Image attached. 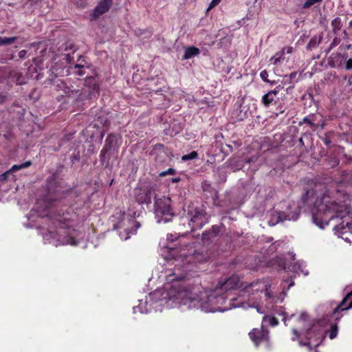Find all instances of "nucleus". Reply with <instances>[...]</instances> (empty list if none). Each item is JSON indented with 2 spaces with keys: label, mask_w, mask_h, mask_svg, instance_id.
Masks as SVG:
<instances>
[{
  "label": "nucleus",
  "mask_w": 352,
  "mask_h": 352,
  "mask_svg": "<svg viewBox=\"0 0 352 352\" xmlns=\"http://www.w3.org/2000/svg\"><path fill=\"white\" fill-rule=\"evenodd\" d=\"M284 50H285H285L287 51V54H290V53H292V50H293V49H292V47H287V48H285Z\"/></svg>",
  "instance_id": "nucleus-31"
},
{
  "label": "nucleus",
  "mask_w": 352,
  "mask_h": 352,
  "mask_svg": "<svg viewBox=\"0 0 352 352\" xmlns=\"http://www.w3.org/2000/svg\"><path fill=\"white\" fill-rule=\"evenodd\" d=\"M136 212H130L126 214H120V221L115 228L118 230L119 236L121 239L126 240L130 237V234H134L136 230L140 227V224L135 220Z\"/></svg>",
  "instance_id": "nucleus-7"
},
{
  "label": "nucleus",
  "mask_w": 352,
  "mask_h": 352,
  "mask_svg": "<svg viewBox=\"0 0 352 352\" xmlns=\"http://www.w3.org/2000/svg\"><path fill=\"white\" fill-rule=\"evenodd\" d=\"M271 280L268 278H263L246 284L243 287L244 292L248 296H253L258 292H264V296L270 304L281 302L285 296V292L283 291L279 296L275 295L271 290ZM254 300V298L250 296L249 301Z\"/></svg>",
  "instance_id": "nucleus-5"
},
{
  "label": "nucleus",
  "mask_w": 352,
  "mask_h": 352,
  "mask_svg": "<svg viewBox=\"0 0 352 352\" xmlns=\"http://www.w3.org/2000/svg\"><path fill=\"white\" fill-rule=\"evenodd\" d=\"M304 264L305 263L303 261H298L289 265L288 269L298 275L302 274L304 276H307L309 272L308 270L305 269Z\"/></svg>",
  "instance_id": "nucleus-14"
},
{
  "label": "nucleus",
  "mask_w": 352,
  "mask_h": 352,
  "mask_svg": "<svg viewBox=\"0 0 352 352\" xmlns=\"http://www.w3.org/2000/svg\"><path fill=\"white\" fill-rule=\"evenodd\" d=\"M153 194L157 195L154 190L148 188H137L134 190L135 200L140 204L151 203Z\"/></svg>",
  "instance_id": "nucleus-10"
},
{
  "label": "nucleus",
  "mask_w": 352,
  "mask_h": 352,
  "mask_svg": "<svg viewBox=\"0 0 352 352\" xmlns=\"http://www.w3.org/2000/svg\"><path fill=\"white\" fill-rule=\"evenodd\" d=\"M154 213L157 222L168 223L172 221L175 213L171 206V199L164 195H155Z\"/></svg>",
  "instance_id": "nucleus-6"
},
{
  "label": "nucleus",
  "mask_w": 352,
  "mask_h": 352,
  "mask_svg": "<svg viewBox=\"0 0 352 352\" xmlns=\"http://www.w3.org/2000/svg\"><path fill=\"white\" fill-rule=\"evenodd\" d=\"M199 50L194 46L187 47L184 51V59H190L199 54Z\"/></svg>",
  "instance_id": "nucleus-16"
},
{
  "label": "nucleus",
  "mask_w": 352,
  "mask_h": 352,
  "mask_svg": "<svg viewBox=\"0 0 352 352\" xmlns=\"http://www.w3.org/2000/svg\"><path fill=\"white\" fill-rule=\"evenodd\" d=\"M346 69L347 70H349V69H352V59L350 58L347 61H346Z\"/></svg>",
  "instance_id": "nucleus-30"
},
{
  "label": "nucleus",
  "mask_w": 352,
  "mask_h": 352,
  "mask_svg": "<svg viewBox=\"0 0 352 352\" xmlns=\"http://www.w3.org/2000/svg\"><path fill=\"white\" fill-rule=\"evenodd\" d=\"M277 314L279 316H283V321L284 322L285 325H287V318L285 316L286 314H285V309H283L282 307L280 308V309L277 311Z\"/></svg>",
  "instance_id": "nucleus-25"
},
{
  "label": "nucleus",
  "mask_w": 352,
  "mask_h": 352,
  "mask_svg": "<svg viewBox=\"0 0 352 352\" xmlns=\"http://www.w3.org/2000/svg\"><path fill=\"white\" fill-rule=\"evenodd\" d=\"M265 307H266L267 309H270V307L269 306H267V305H266Z\"/></svg>",
  "instance_id": "nucleus-38"
},
{
  "label": "nucleus",
  "mask_w": 352,
  "mask_h": 352,
  "mask_svg": "<svg viewBox=\"0 0 352 352\" xmlns=\"http://www.w3.org/2000/svg\"><path fill=\"white\" fill-rule=\"evenodd\" d=\"M113 0H100L98 4L94 10L92 16L94 19L98 18L102 14L108 12L112 5Z\"/></svg>",
  "instance_id": "nucleus-12"
},
{
  "label": "nucleus",
  "mask_w": 352,
  "mask_h": 352,
  "mask_svg": "<svg viewBox=\"0 0 352 352\" xmlns=\"http://www.w3.org/2000/svg\"><path fill=\"white\" fill-rule=\"evenodd\" d=\"M67 214L57 220L56 230H50L43 236L45 243L55 246L60 245H76L79 243L82 234L74 228H71L72 221Z\"/></svg>",
  "instance_id": "nucleus-3"
},
{
  "label": "nucleus",
  "mask_w": 352,
  "mask_h": 352,
  "mask_svg": "<svg viewBox=\"0 0 352 352\" xmlns=\"http://www.w3.org/2000/svg\"><path fill=\"white\" fill-rule=\"evenodd\" d=\"M338 334V327L336 324H334L331 327V329L329 332V338L330 339H333L337 336Z\"/></svg>",
  "instance_id": "nucleus-23"
},
{
  "label": "nucleus",
  "mask_w": 352,
  "mask_h": 352,
  "mask_svg": "<svg viewBox=\"0 0 352 352\" xmlns=\"http://www.w3.org/2000/svg\"><path fill=\"white\" fill-rule=\"evenodd\" d=\"M178 181H179V179H177V178H175V179H173V182H177Z\"/></svg>",
  "instance_id": "nucleus-36"
},
{
  "label": "nucleus",
  "mask_w": 352,
  "mask_h": 352,
  "mask_svg": "<svg viewBox=\"0 0 352 352\" xmlns=\"http://www.w3.org/2000/svg\"><path fill=\"white\" fill-rule=\"evenodd\" d=\"M295 315L294 314H291L290 316V318H294Z\"/></svg>",
  "instance_id": "nucleus-37"
},
{
  "label": "nucleus",
  "mask_w": 352,
  "mask_h": 352,
  "mask_svg": "<svg viewBox=\"0 0 352 352\" xmlns=\"http://www.w3.org/2000/svg\"><path fill=\"white\" fill-rule=\"evenodd\" d=\"M16 37H0V45H10L16 41Z\"/></svg>",
  "instance_id": "nucleus-21"
},
{
  "label": "nucleus",
  "mask_w": 352,
  "mask_h": 352,
  "mask_svg": "<svg viewBox=\"0 0 352 352\" xmlns=\"http://www.w3.org/2000/svg\"><path fill=\"white\" fill-rule=\"evenodd\" d=\"M178 236L168 234L160 239L159 251L167 261L168 267L165 270V283L162 288L151 293L144 300H140L139 305L133 307V312L147 314L152 309L161 310V307L173 308L178 307L181 309H200L206 313L216 311L223 312L232 308L254 307L261 314L265 313L262 306L256 302L252 305L248 303H235V299L230 298L226 305V298L221 293L223 290L233 289L237 287L239 280L236 276L227 279L219 288L215 289H201L199 287L188 288L184 281L189 259L185 249H177L172 247Z\"/></svg>",
  "instance_id": "nucleus-1"
},
{
  "label": "nucleus",
  "mask_w": 352,
  "mask_h": 352,
  "mask_svg": "<svg viewBox=\"0 0 352 352\" xmlns=\"http://www.w3.org/2000/svg\"><path fill=\"white\" fill-rule=\"evenodd\" d=\"M268 322L271 326H276L278 324V320L273 316H264L263 318V323Z\"/></svg>",
  "instance_id": "nucleus-20"
},
{
  "label": "nucleus",
  "mask_w": 352,
  "mask_h": 352,
  "mask_svg": "<svg viewBox=\"0 0 352 352\" xmlns=\"http://www.w3.org/2000/svg\"><path fill=\"white\" fill-rule=\"evenodd\" d=\"M294 283L292 280H291V282H290V283H289V285L288 287H292V285H294Z\"/></svg>",
  "instance_id": "nucleus-35"
},
{
  "label": "nucleus",
  "mask_w": 352,
  "mask_h": 352,
  "mask_svg": "<svg viewBox=\"0 0 352 352\" xmlns=\"http://www.w3.org/2000/svg\"><path fill=\"white\" fill-rule=\"evenodd\" d=\"M284 55H285V50H282L281 51L275 54V55L271 58L270 61L273 64L276 65L284 58Z\"/></svg>",
  "instance_id": "nucleus-19"
},
{
  "label": "nucleus",
  "mask_w": 352,
  "mask_h": 352,
  "mask_svg": "<svg viewBox=\"0 0 352 352\" xmlns=\"http://www.w3.org/2000/svg\"><path fill=\"white\" fill-rule=\"evenodd\" d=\"M250 338L256 346L268 340V332L262 327L261 329H254L249 333Z\"/></svg>",
  "instance_id": "nucleus-11"
},
{
  "label": "nucleus",
  "mask_w": 352,
  "mask_h": 352,
  "mask_svg": "<svg viewBox=\"0 0 352 352\" xmlns=\"http://www.w3.org/2000/svg\"><path fill=\"white\" fill-rule=\"evenodd\" d=\"M352 308V300H351V302H350V304L349 305V306L346 308H342V310L344 311V310H348L349 309Z\"/></svg>",
  "instance_id": "nucleus-32"
},
{
  "label": "nucleus",
  "mask_w": 352,
  "mask_h": 352,
  "mask_svg": "<svg viewBox=\"0 0 352 352\" xmlns=\"http://www.w3.org/2000/svg\"><path fill=\"white\" fill-rule=\"evenodd\" d=\"M190 226L192 230L199 229L206 223V214L200 208H193L188 211Z\"/></svg>",
  "instance_id": "nucleus-9"
},
{
  "label": "nucleus",
  "mask_w": 352,
  "mask_h": 352,
  "mask_svg": "<svg viewBox=\"0 0 352 352\" xmlns=\"http://www.w3.org/2000/svg\"><path fill=\"white\" fill-rule=\"evenodd\" d=\"M174 173H175V170L173 168H169L168 170H167L166 171L162 172L160 174V176H165L166 175H173V174H174Z\"/></svg>",
  "instance_id": "nucleus-28"
},
{
  "label": "nucleus",
  "mask_w": 352,
  "mask_h": 352,
  "mask_svg": "<svg viewBox=\"0 0 352 352\" xmlns=\"http://www.w3.org/2000/svg\"><path fill=\"white\" fill-rule=\"evenodd\" d=\"M322 0H298V5L303 9L311 8L316 3H320Z\"/></svg>",
  "instance_id": "nucleus-18"
},
{
  "label": "nucleus",
  "mask_w": 352,
  "mask_h": 352,
  "mask_svg": "<svg viewBox=\"0 0 352 352\" xmlns=\"http://www.w3.org/2000/svg\"><path fill=\"white\" fill-rule=\"evenodd\" d=\"M298 208L289 206L287 211H274L269 221L270 226H275L284 221H296L298 218Z\"/></svg>",
  "instance_id": "nucleus-8"
},
{
  "label": "nucleus",
  "mask_w": 352,
  "mask_h": 352,
  "mask_svg": "<svg viewBox=\"0 0 352 352\" xmlns=\"http://www.w3.org/2000/svg\"><path fill=\"white\" fill-rule=\"evenodd\" d=\"M345 186H352V173L344 175L340 182L337 197L324 194L318 197L311 210L313 222L320 229H324L330 220L336 219L338 223L333 228L335 234L346 242L352 240V210H349L348 201L351 195L342 192Z\"/></svg>",
  "instance_id": "nucleus-2"
},
{
  "label": "nucleus",
  "mask_w": 352,
  "mask_h": 352,
  "mask_svg": "<svg viewBox=\"0 0 352 352\" xmlns=\"http://www.w3.org/2000/svg\"><path fill=\"white\" fill-rule=\"evenodd\" d=\"M303 121H304L305 122H308L309 124H311V125L313 124L311 123V122L308 118H304Z\"/></svg>",
  "instance_id": "nucleus-33"
},
{
  "label": "nucleus",
  "mask_w": 352,
  "mask_h": 352,
  "mask_svg": "<svg viewBox=\"0 0 352 352\" xmlns=\"http://www.w3.org/2000/svg\"><path fill=\"white\" fill-rule=\"evenodd\" d=\"M351 296H352V291L346 296V297L344 298V300H342V302L340 304V305L338 306L334 309V314H336L339 310V309L342 306V305L345 302V301H346L347 300L350 299Z\"/></svg>",
  "instance_id": "nucleus-26"
},
{
  "label": "nucleus",
  "mask_w": 352,
  "mask_h": 352,
  "mask_svg": "<svg viewBox=\"0 0 352 352\" xmlns=\"http://www.w3.org/2000/svg\"><path fill=\"white\" fill-rule=\"evenodd\" d=\"M76 67H80L79 65H76Z\"/></svg>",
  "instance_id": "nucleus-39"
},
{
  "label": "nucleus",
  "mask_w": 352,
  "mask_h": 352,
  "mask_svg": "<svg viewBox=\"0 0 352 352\" xmlns=\"http://www.w3.org/2000/svg\"><path fill=\"white\" fill-rule=\"evenodd\" d=\"M197 157V153L195 151L191 152L189 154L184 155L182 156V160L183 161H187L190 160L195 159Z\"/></svg>",
  "instance_id": "nucleus-22"
},
{
  "label": "nucleus",
  "mask_w": 352,
  "mask_h": 352,
  "mask_svg": "<svg viewBox=\"0 0 352 352\" xmlns=\"http://www.w3.org/2000/svg\"><path fill=\"white\" fill-rule=\"evenodd\" d=\"M260 77L261 78V79L265 81V82H269V80H268V73L266 70H263L262 71L261 73H260Z\"/></svg>",
  "instance_id": "nucleus-27"
},
{
  "label": "nucleus",
  "mask_w": 352,
  "mask_h": 352,
  "mask_svg": "<svg viewBox=\"0 0 352 352\" xmlns=\"http://www.w3.org/2000/svg\"><path fill=\"white\" fill-rule=\"evenodd\" d=\"M30 165V162H25V163L19 164V165H14L10 170H8V171L6 172L5 173L2 174L1 175H0V180H5L6 179L7 175L10 173V171H15L16 170H19L23 168L28 167Z\"/></svg>",
  "instance_id": "nucleus-17"
},
{
  "label": "nucleus",
  "mask_w": 352,
  "mask_h": 352,
  "mask_svg": "<svg viewBox=\"0 0 352 352\" xmlns=\"http://www.w3.org/2000/svg\"><path fill=\"white\" fill-rule=\"evenodd\" d=\"M19 54H20V56L22 57L23 56V54H25V52L23 50V51H21Z\"/></svg>",
  "instance_id": "nucleus-34"
},
{
  "label": "nucleus",
  "mask_w": 352,
  "mask_h": 352,
  "mask_svg": "<svg viewBox=\"0 0 352 352\" xmlns=\"http://www.w3.org/2000/svg\"><path fill=\"white\" fill-rule=\"evenodd\" d=\"M316 352H318V351H316Z\"/></svg>",
  "instance_id": "nucleus-40"
},
{
  "label": "nucleus",
  "mask_w": 352,
  "mask_h": 352,
  "mask_svg": "<svg viewBox=\"0 0 352 352\" xmlns=\"http://www.w3.org/2000/svg\"><path fill=\"white\" fill-rule=\"evenodd\" d=\"M221 0H212L209 5V8L211 9L217 6L221 2Z\"/></svg>",
  "instance_id": "nucleus-29"
},
{
  "label": "nucleus",
  "mask_w": 352,
  "mask_h": 352,
  "mask_svg": "<svg viewBox=\"0 0 352 352\" xmlns=\"http://www.w3.org/2000/svg\"><path fill=\"white\" fill-rule=\"evenodd\" d=\"M331 25L333 28V30L336 31V30H339L341 26V21L340 19L336 18L334 20L332 21Z\"/></svg>",
  "instance_id": "nucleus-24"
},
{
  "label": "nucleus",
  "mask_w": 352,
  "mask_h": 352,
  "mask_svg": "<svg viewBox=\"0 0 352 352\" xmlns=\"http://www.w3.org/2000/svg\"><path fill=\"white\" fill-rule=\"evenodd\" d=\"M296 322L298 327H303L300 332H298L297 328L292 330L294 337L292 340L299 338V344L305 345L311 349V346H318L324 338L323 331L318 329L319 322L313 323L307 314H302L296 318Z\"/></svg>",
  "instance_id": "nucleus-4"
},
{
  "label": "nucleus",
  "mask_w": 352,
  "mask_h": 352,
  "mask_svg": "<svg viewBox=\"0 0 352 352\" xmlns=\"http://www.w3.org/2000/svg\"><path fill=\"white\" fill-rule=\"evenodd\" d=\"M50 207V204L49 202L39 200L36 202L35 208L31 211L32 215L34 216L36 214L42 217L47 216Z\"/></svg>",
  "instance_id": "nucleus-13"
},
{
  "label": "nucleus",
  "mask_w": 352,
  "mask_h": 352,
  "mask_svg": "<svg viewBox=\"0 0 352 352\" xmlns=\"http://www.w3.org/2000/svg\"><path fill=\"white\" fill-rule=\"evenodd\" d=\"M278 93V87L276 89L265 94L262 98V102L265 106H268L274 100Z\"/></svg>",
  "instance_id": "nucleus-15"
}]
</instances>
